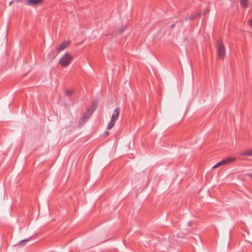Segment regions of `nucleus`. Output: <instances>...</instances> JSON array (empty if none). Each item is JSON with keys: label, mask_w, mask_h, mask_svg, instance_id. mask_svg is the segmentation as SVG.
Masks as SVG:
<instances>
[{"label": "nucleus", "mask_w": 252, "mask_h": 252, "mask_svg": "<svg viewBox=\"0 0 252 252\" xmlns=\"http://www.w3.org/2000/svg\"><path fill=\"white\" fill-rule=\"evenodd\" d=\"M96 108V104L94 103H93L91 107L86 110L84 116H83L79 120L78 122L79 125L81 126L84 124L87 121V120L90 118Z\"/></svg>", "instance_id": "1"}, {"label": "nucleus", "mask_w": 252, "mask_h": 252, "mask_svg": "<svg viewBox=\"0 0 252 252\" xmlns=\"http://www.w3.org/2000/svg\"><path fill=\"white\" fill-rule=\"evenodd\" d=\"M72 60V56L69 53H66L60 60V63L63 67L68 65Z\"/></svg>", "instance_id": "2"}, {"label": "nucleus", "mask_w": 252, "mask_h": 252, "mask_svg": "<svg viewBox=\"0 0 252 252\" xmlns=\"http://www.w3.org/2000/svg\"><path fill=\"white\" fill-rule=\"evenodd\" d=\"M217 53L220 59H223L225 55V48L224 45L220 40L217 41Z\"/></svg>", "instance_id": "3"}, {"label": "nucleus", "mask_w": 252, "mask_h": 252, "mask_svg": "<svg viewBox=\"0 0 252 252\" xmlns=\"http://www.w3.org/2000/svg\"><path fill=\"white\" fill-rule=\"evenodd\" d=\"M236 158H235L233 157H228L227 158H224L220 161L218 162L213 167V168H216L219 166L225 165L227 164H229L232 163L236 160Z\"/></svg>", "instance_id": "4"}, {"label": "nucleus", "mask_w": 252, "mask_h": 252, "mask_svg": "<svg viewBox=\"0 0 252 252\" xmlns=\"http://www.w3.org/2000/svg\"><path fill=\"white\" fill-rule=\"evenodd\" d=\"M42 0H28L27 4L34 6L40 4L42 2Z\"/></svg>", "instance_id": "5"}, {"label": "nucleus", "mask_w": 252, "mask_h": 252, "mask_svg": "<svg viewBox=\"0 0 252 252\" xmlns=\"http://www.w3.org/2000/svg\"><path fill=\"white\" fill-rule=\"evenodd\" d=\"M119 113L120 108L117 107L113 111L111 119L116 121L118 119Z\"/></svg>", "instance_id": "6"}, {"label": "nucleus", "mask_w": 252, "mask_h": 252, "mask_svg": "<svg viewBox=\"0 0 252 252\" xmlns=\"http://www.w3.org/2000/svg\"><path fill=\"white\" fill-rule=\"evenodd\" d=\"M68 46V44L66 42H63L56 49L57 54H59L64 49Z\"/></svg>", "instance_id": "7"}, {"label": "nucleus", "mask_w": 252, "mask_h": 252, "mask_svg": "<svg viewBox=\"0 0 252 252\" xmlns=\"http://www.w3.org/2000/svg\"><path fill=\"white\" fill-rule=\"evenodd\" d=\"M240 4L243 8H247L249 5L250 0H239Z\"/></svg>", "instance_id": "8"}, {"label": "nucleus", "mask_w": 252, "mask_h": 252, "mask_svg": "<svg viewBox=\"0 0 252 252\" xmlns=\"http://www.w3.org/2000/svg\"><path fill=\"white\" fill-rule=\"evenodd\" d=\"M200 14H201L199 12L196 13H193L191 14V16H189V17H187L186 20H193L197 17H199Z\"/></svg>", "instance_id": "9"}, {"label": "nucleus", "mask_w": 252, "mask_h": 252, "mask_svg": "<svg viewBox=\"0 0 252 252\" xmlns=\"http://www.w3.org/2000/svg\"><path fill=\"white\" fill-rule=\"evenodd\" d=\"M116 121L111 119L107 126L108 129H111L115 125Z\"/></svg>", "instance_id": "10"}, {"label": "nucleus", "mask_w": 252, "mask_h": 252, "mask_svg": "<svg viewBox=\"0 0 252 252\" xmlns=\"http://www.w3.org/2000/svg\"><path fill=\"white\" fill-rule=\"evenodd\" d=\"M242 156H252V150H249L245 152H244L242 154Z\"/></svg>", "instance_id": "11"}, {"label": "nucleus", "mask_w": 252, "mask_h": 252, "mask_svg": "<svg viewBox=\"0 0 252 252\" xmlns=\"http://www.w3.org/2000/svg\"><path fill=\"white\" fill-rule=\"evenodd\" d=\"M32 238V237H29V238L28 239H24V240H23L22 241H21L19 243V245H21V246H24L25 244V243L27 241H29L30 239H31Z\"/></svg>", "instance_id": "12"}, {"label": "nucleus", "mask_w": 252, "mask_h": 252, "mask_svg": "<svg viewBox=\"0 0 252 252\" xmlns=\"http://www.w3.org/2000/svg\"><path fill=\"white\" fill-rule=\"evenodd\" d=\"M125 30H126V27H124L122 28H121V29H120L119 30V33L120 34H122Z\"/></svg>", "instance_id": "13"}, {"label": "nucleus", "mask_w": 252, "mask_h": 252, "mask_svg": "<svg viewBox=\"0 0 252 252\" xmlns=\"http://www.w3.org/2000/svg\"><path fill=\"white\" fill-rule=\"evenodd\" d=\"M65 93L67 95H71L72 94V91H69V90H66L65 92Z\"/></svg>", "instance_id": "14"}, {"label": "nucleus", "mask_w": 252, "mask_h": 252, "mask_svg": "<svg viewBox=\"0 0 252 252\" xmlns=\"http://www.w3.org/2000/svg\"><path fill=\"white\" fill-rule=\"evenodd\" d=\"M109 133V132L108 131H105V132L104 133V135H105V136H106L108 135Z\"/></svg>", "instance_id": "15"}, {"label": "nucleus", "mask_w": 252, "mask_h": 252, "mask_svg": "<svg viewBox=\"0 0 252 252\" xmlns=\"http://www.w3.org/2000/svg\"><path fill=\"white\" fill-rule=\"evenodd\" d=\"M250 25L252 27V20L249 21Z\"/></svg>", "instance_id": "16"}, {"label": "nucleus", "mask_w": 252, "mask_h": 252, "mask_svg": "<svg viewBox=\"0 0 252 252\" xmlns=\"http://www.w3.org/2000/svg\"><path fill=\"white\" fill-rule=\"evenodd\" d=\"M208 12V10H206L205 11H204V14H206V13H207Z\"/></svg>", "instance_id": "17"}, {"label": "nucleus", "mask_w": 252, "mask_h": 252, "mask_svg": "<svg viewBox=\"0 0 252 252\" xmlns=\"http://www.w3.org/2000/svg\"><path fill=\"white\" fill-rule=\"evenodd\" d=\"M192 224V221H189V222H188V225H191V224Z\"/></svg>", "instance_id": "18"}, {"label": "nucleus", "mask_w": 252, "mask_h": 252, "mask_svg": "<svg viewBox=\"0 0 252 252\" xmlns=\"http://www.w3.org/2000/svg\"><path fill=\"white\" fill-rule=\"evenodd\" d=\"M249 176L251 178L252 180V174H249Z\"/></svg>", "instance_id": "19"}, {"label": "nucleus", "mask_w": 252, "mask_h": 252, "mask_svg": "<svg viewBox=\"0 0 252 252\" xmlns=\"http://www.w3.org/2000/svg\"><path fill=\"white\" fill-rule=\"evenodd\" d=\"M174 27V24H173L171 26V28H173Z\"/></svg>", "instance_id": "20"}]
</instances>
